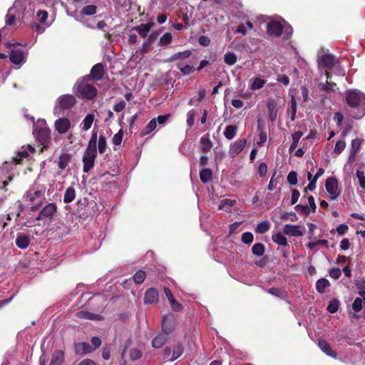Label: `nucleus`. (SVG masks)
<instances>
[{"label": "nucleus", "instance_id": "nucleus-7", "mask_svg": "<svg viewBox=\"0 0 365 365\" xmlns=\"http://www.w3.org/2000/svg\"><path fill=\"white\" fill-rule=\"evenodd\" d=\"M318 66L319 68H331L338 64V60L333 55L322 51L318 54Z\"/></svg>", "mask_w": 365, "mask_h": 365}, {"label": "nucleus", "instance_id": "nucleus-1", "mask_svg": "<svg viewBox=\"0 0 365 365\" xmlns=\"http://www.w3.org/2000/svg\"><path fill=\"white\" fill-rule=\"evenodd\" d=\"M346 101L354 110L355 118L359 119L365 115V95L363 93L354 90L347 91Z\"/></svg>", "mask_w": 365, "mask_h": 365}, {"label": "nucleus", "instance_id": "nucleus-25", "mask_svg": "<svg viewBox=\"0 0 365 365\" xmlns=\"http://www.w3.org/2000/svg\"><path fill=\"white\" fill-rule=\"evenodd\" d=\"M200 150L202 152H208L212 149V143L210 140L209 135L206 134L201 137L200 140Z\"/></svg>", "mask_w": 365, "mask_h": 365}, {"label": "nucleus", "instance_id": "nucleus-44", "mask_svg": "<svg viewBox=\"0 0 365 365\" xmlns=\"http://www.w3.org/2000/svg\"><path fill=\"white\" fill-rule=\"evenodd\" d=\"M106 139L103 135H100L98 140V150L100 153H104L106 150Z\"/></svg>", "mask_w": 365, "mask_h": 365}, {"label": "nucleus", "instance_id": "nucleus-27", "mask_svg": "<svg viewBox=\"0 0 365 365\" xmlns=\"http://www.w3.org/2000/svg\"><path fill=\"white\" fill-rule=\"evenodd\" d=\"M72 155L69 153H63L60 155L58 162L59 169L63 170L71 163Z\"/></svg>", "mask_w": 365, "mask_h": 365}, {"label": "nucleus", "instance_id": "nucleus-16", "mask_svg": "<svg viewBox=\"0 0 365 365\" xmlns=\"http://www.w3.org/2000/svg\"><path fill=\"white\" fill-rule=\"evenodd\" d=\"M54 126L59 134H65L71 128V121L67 118H59L55 121Z\"/></svg>", "mask_w": 365, "mask_h": 365}, {"label": "nucleus", "instance_id": "nucleus-52", "mask_svg": "<svg viewBox=\"0 0 365 365\" xmlns=\"http://www.w3.org/2000/svg\"><path fill=\"white\" fill-rule=\"evenodd\" d=\"M346 143L344 140H338L335 145L334 152L336 154H340L345 148Z\"/></svg>", "mask_w": 365, "mask_h": 365}, {"label": "nucleus", "instance_id": "nucleus-43", "mask_svg": "<svg viewBox=\"0 0 365 365\" xmlns=\"http://www.w3.org/2000/svg\"><path fill=\"white\" fill-rule=\"evenodd\" d=\"M172 34L170 32H166L160 38L158 45L161 46L168 45L172 41Z\"/></svg>", "mask_w": 365, "mask_h": 365}, {"label": "nucleus", "instance_id": "nucleus-53", "mask_svg": "<svg viewBox=\"0 0 365 365\" xmlns=\"http://www.w3.org/2000/svg\"><path fill=\"white\" fill-rule=\"evenodd\" d=\"M123 131L122 129L119 130V131L114 135L113 138V143L115 145H119L123 140Z\"/></svg>", "mask_w": 365, "mask_h": 365}, {"label": "nucleus", "instance_id": "nucleus-34", "mask_svg": "<svg viewBox=\"0 0 365 365\" xmlns=\"http://www.w3.org/2000/svg\"><path fill=\"white\" fill-rule=\"evenodd\" d=\"M265 80L256 77L252 78V83L250 85V89L253 91L259 90L262 88L265 84Z\"/></svg>", "mask_w": 365, "mask_h": 365}, {"label": "nucleus", "instance_id": "nucleus-29", "mask_svg": "<svg viewBox=\"0 0 365 365\" xmlns=\"http://www.w3.org/2000/svg\"><path fill=\"white\" fill-rule=\"evenodd\" d=\"M94 118L95 115L93 113L87 114L81 123L82 130L84 131L88 130L93 125Z\"/></svg>", "mask_w": 365, "mask_h": 365}, {"label": "nucleus", "instance_id": "nucleus-22", "mask_svg": "<svg viewBox=\"0 0 365 365\" xmlns=\"http://www.w3.org/2000/svg\"><path fill=\"white\" fill-rule=\"evenodd\" d=\"M168 340V335L164 332L158 334L152 341L153 348H161Z\"/></svg>", "mask_w": 365, "mask_h": 365}, {"label": "nucleus", "instance_id": "nucleus-13", "mask_svg": "<svg viewBox=\"0 0 365 365\" xmlns=\"http://www.w3.org/2000/svg\"><path fill=\"white\" fill-rule=\"evenodd\" d=\"M35 151L34 148L30 145H24L16 153V156L13 157V162L16 165L21 163L23 159H28L30 153Z\"/></svg>", "mask_w": 365, "mask_h": 365}, {"label": "nucleus", "instance_id": "nucleus-47", "mask_svg": "<svg viewBox=\"0 0 365 365\" xmlns=\"http://www.w3.org/2000/svg\"><path fill=\"white\" fill-rule=\"evenodd\" d=\"M183 351V347L181 344H178L177 346H175L173 349V356L170 360L174 361L178 357H180L182 354Z\"/></svg>", "mask_w": 365, "mask_h": 365}, {"label": "nucleus", "instance_id": "nucleus-18", "mask_svg": "<svg viewBox=\"0 0 365 365\" xmlns=\"http://www.w3.org/2000/svg\"><path fill=\"white\" fill-rule=\"evenodd\" d=\"M268 117L272 122L276 120L277 117L278 107L274 99H267Z\"/></svg>", "mask_w": 365, "mask_h": 365}, {"label": "nucleus", "instance_id": "nucleus-12", "mask_svg": "<svg viewBox=\"0 0 365 365\" xmlns=\"http://www.w3.org/2000/svg\"><path fill=\"white\" fill-rule=\"evenodd\" d=\"M283 234L292 236V237H301L304 235L305 232V228L297 225H285L283 227Z\"/></svg>", "mask_w": 365, "mask_h": 365}, {"label": "nucleus", "instance_id": "nucleus-20", "mask_svg": "<svg viewBox=\"0 0 365 365\" xmlns=\"http://www.w3.org/2000/svg\"><path fill=\"white\" fill-rule=\"evenodd\" d=\"M159 295L158 291L154 288L149 289L144 297V303L148 304H155L158 302Z\"/></svg>", "mask_w": 365, "mask_h": 365}, {"label": "nucleus", "instance_id": "nucleus-31", "mask_svg": "<svg viewBox=\"0 0 365 365\" xmlns=\"http://www.w3.org/2000/svg\"><path fill=\"white\" fill-rule=\"evenodd\" d=\"M200 178L202 182L207 183L212 179V171L210 168H203L200 173Z\"/></svg>", "mask_w": 365, "mask_h": 365}, {"label": "nucleus", "instance_id": "nucleus-39", "mask_svg": "<svg viewBox=\"0 0 365 365\" xmlns=\"http://www.w3.org/2000/svg\"><path fill=\"white\" fill-rule=\"evenodd\" d=\"M97 7L95 5H88L84 6L81 11V14L83 16H91L96 13Z\"/></svg>", "mask_w": 365, "mask_h": 365}, {"label": "nucleus", "instance_id": "nucleus-50", "mask_svg": "<svg viewBox=\"0 0 365 365\" xmlns=\"http://www.w3.org/2000/svg\"><path fill=\"white\" fill-rule=\"evenodd\" d=\"M97 141H98L97 131L93 130L92 133L91 139L88 141V143L87 145V148L97 149L96 148Z\"/></svg>", "mask_w": 365, "mask_h": 365}, {"label": "nucleus", "instance_id": "nucleus-28", "mask_svg": "<svg viewBox=\"0 0 365 365\" xmlns=\"http://www.w3.org/2000/svg\"><path fill=\"white\" fill-rule=\"evenodd\" d=\"M64 354L61 350L55 351L52 354L50 365H61L63 361Z\"/></svg>", "mask_w": 365, "mask_h": 365}, {"label": "nucleus", "instance_id": "nucleus-57", "mask_svg": "<svg viewBox=\"0 0 365 365\" xmlns=\"http://www.w3.org/2000/svg\"><path fill=\"white\" fill-rule=\"evenodd\" d=\"M352 308L356 312H360L362 309V299L356 298L352 304Z\"/></svg>", "mask_w": 365, "mask_h": 365}, {"label": "nucleus", "instance_id": "nucleus-40", "mask_svg": "<svg viewBox=\"0 0 365 365\" xmlns=\"http://www.w3.org/2000/svg\"><path fill=\"white\" fill-rule=\"evenodd\" d=\"M264 246L262 243H256L252 248V253L258 257H261L264 253Z\"/></svg>", "mask_w": 365, "mask_h": 365}, {"label": "nucleus", "instance_id": "nucleus-61", "mask_svg": "<svg viewBox=\"0 0 365 365\" xmlns=\"http://www.w3.org/2000/svg\"><path fill=\"white\" fill-rule=\"evenodd\" d=\"M341 272L339 268H332L329 271V276L334 279H338L341 276Z\"/></svg>", "mask_w": 365, "mask_h": 365}, {"label": "nucleus", "instance_id": "nucleus-54", "mask_svg": "<svg viewBox=\"0 0 365 365\" xmlns=\"http://www.w3.org/2000/svg\"><path fill=\"white\" fill-rule=\"evenodd\" d=\"M241 240L245 244H250L254 240L253 235L250 232H246L242 234Z\"/></svg>", "mask_w": 365, "mask_h": 365}, {"label": "nucleus", "instance_id": "nucleus-15", "mask_svg": "<svg viewBox=\"0 0 365 365\" xmlns=\"http://www.w3.org/2000/svg\"><path fill=\"white\" fill-rule=\"evenodd\" d=\"M57 207L55 203H48L39 212L38 220H43L44 218L51 219L56 212Z\"/></svg>", "mask_w": 365, "mask_h": 365}, {"label": "nucleus", "instance_id": "nucleus-6", "mask_svg": "<svg viewBox=\"0 0 365 365\" xmlns=\"http://www.w3.org/2000/svg\"><path fill=\"white\" fill-rule=\"evenodd\" d=\"M96 156L97 149L86 148L82 158L84 173H88L93 168Z\"/></svg>", "mask_w": 365, "mask_h": 365}, {"label": "nucleus", "instance_id": "nucleus-42", "mask_svg": "<svg viewBox=\"0 0 365 365\" xmlns=\"http://www.w3.org/2000/svg\"><path fill=\"white\" fill-rule=\"evenodd\" d=\"M270 227V224L267 221H263L259 223L256 227V232L259 234L267 232Z\"/></svg>", "mask_w": 365, "mask_h": 365}, {"label": "nucleus", "instance_id": "nucleus-11", "mask_svg": "<svg viewBox=\"0 0 365 365\" xmlns=\"http://www.w3.org/2000/svg\"><path fill=\"white\" fill-rule=\"evenodd\" d=\"M325 187L331 200H334L339 196L338 182L335 178H328L326 180Z\"/></svg>", "mask_w": 365, "mask_h": 365}, {"label": "nucleus", "instance_id": "nucleus-33", "mask_svg": "<svg viewBox=\"0 0 365 365\" xmlns=\"http://www.w3.org/2000/svg\"><path fill=\"white\" fill-rule=\"evenodd\" d=\"M76 197V191L73 187H68L64 194L63 201L66 203L72 202Z\"/></svg>", "mask_w": 365, "mask_h": 365}, {"label": "nucleus", "instance_id": "nucleus-9", "mask_svg": "<svg viewBox=\"0 0 365 365\" xmlns=\"http://www.w3.org/2000/svg\"><path fill=\"white\" fill-rule=\"evenodd\" d=\"M177 324L176 318L173 314H168L162 318V331L167 335L175 329Z\"/></svg>", "mask_w": 365, "mask_h": 365}, {"label": "nucleus", "instance_id": "nucleus-48", "mask_svg": "<svg viewBox=\"0 0 365 365\" xmlns=\"http://www.w3.org/2000/svg\"><path fill=\"white\" fill-rule=\"evenodd\" d=\"M145 272L142 270L138 271L133 277V279L136 284L142 283L145 280Z\"/></svg>", "mask_w": 365, "mask_h": 365}, {"label": "nucleus", "instance_id": "nucleus-14", "mask_svg": "<svg viewBox=\"0 0 365 365\" xmlns=\"http://www.w3.org/2000/svg\"><path fill=\"white\" fill-rule=\"evenodd\" d=\"M246 144L247 140L245 139H240L235 141L230 145L228 152L229 155L231 158H235L244 150Z\"/></svg>", "mask_w": 365, "mask_h": 365}, {"label": "nucleus", "instance_id": "nucleus-19", "mask_svg": "<svg viewBox=\"0 0 365 365\" xmlns=\"http://www.w3.org/2000/svg\"><path fill=\"white\" fill-rule=\"evenodd\" d=\"M267 33L269 36L278 37L282 33V25L277 21H272L267 24Z\"/></svg>", "mask_w": 365, "mask_h": 365}, {"label": "nucleus", "instance_id": "nucleus-35", "mask_svg": "<svg viewBox=\"0 0 365 365\" xmlns=\"http://www.w3.org/2000/svg\"><path fill=\"white\" fill-rule=\"evenodd\" d=\"M76 351L78 354H87L91 352V349L88 344L86 342H81L76 344Z\"/></svg>", "mask_w": 365, "mask_h": 365}, {"label": "nucleus", "instance_id": "nucleus-3", "mask_svg": "<svg viewBox=\"0 0 365 365\" xmlns=\"http://www.w3.org/2000/svg\"><path fill=\"white\" fill-rule=\"evenodd\" d=\"M88 79L89 77H84L82 81H78L75 84V87L77 89L76 95L78 97L82 99L92 100L97 96V89L94 86L86 82Z\"/></svg>", "mask_w": 365, "mask_h": 365}, {"label": "nucleus", "instance_id": "nucleus-2", "mask_svg": "<svg viewBox=\"0 0 365 365\" xmlns=\"http://www.w3.org/2000/svg\"><path fill=\"white\" fill-rule=\"evenodd\" d=\"M46 187L41 185H33L24 195V200L28 205L35 206V209L40 206L45 200Z\"/></svg>", "mask_w": 365, "mask_h": 365}, {"label": "nucleus", "instance_id": "nucleus-63", "mask_svg": "<svg viewBox=\"0 0 365 365\" xmlns=\"http://www.w3.org/2000/svg\"><path fill=\"white\" fill-rule=\"evenodd\" d=\"M199 43L202 46H208L210 44V38L206 36H202L198 39Z\"/></svg>", "mask_w": 365, "mask_h": 365}, {"label": "nucleus", "instance_id": "nucleus-46", "mask_svg": "<svg viewBox=\"0 0 365 365\" xmlns=\"http://www.w3.org/2000/svg\"><path fill=\"white\" fill-rule=\"evenodd\" d=\"M339 306V302L338 299H334L331 300L327 307V311L331 314L337 312Z\"/></svg>", "mask_w": 365, "mask_h": 365}, {"label": "nucleus", "instance_id": "nucleus-56", "mask_svg": "<svg viewBox=\"0 0 365 365\" xmlns=\"http://www.w3.org/2000/svg\"><path fill=\"white\" fill-rule=\"evenodd\" d=\"M287 181L292 185H295L297 183V174L294 171H291L287 175Z\"/></svg>", "mask_w": 365, "mask_h": 365}, {"label": "nucleus", "instance_id": "nucleus-62", "mask_svg": "<svg viewBox=\"0 0 365 365\" xmlns=\"http://www.w3.org/2000/svg\"><path fill=\"white\" fill-rule=\"evenodd\" d=\"M300 197V193L297 190L293 189L292 191L291 204L294 205L298 201Z\"/></svg>", "mask_w": 365, "mask_h": 365}, {"label": "nucleus", "instance_id": "nucleus-59", "mask_svg": "<svg viewBox=\"0 0 365 365\" xmlns=\"http://www.w3.org/2000/svg\"><path fill=\"white\" fill-rule=\"evenodd\" d=\"M172 309L175 312H179L182 309V306L175 299V298L169 302Z\"/></svg>", "mask_w": 365, "mask_h": 365}, {"label": "nucleus", "instance_id": "nucleus-10", "mask_svg": "<svg viewBox=\"0 0 365 365\" xmlns=\"http://www.w3.org/2000/svg\"><path fill=\"white\" fill-rule=\"evenodd\" d=\"M22 1H16L14 6L9 9L8 14L6 16V24L7 25H12L14 23L16 16L19 17V13L22 11Z\"/></svg>", "mask_w": 365, "mask_h": 365}, {"label": "nucleus", "instance_id": "nucleus-45", "mask_svg": "<svg viewBox=\"0 0 365 365\" xmlns=\"http://www.w3.org/2000/svg\"><path fill=\"white\" fill-rule=\"evenodd\" d=\"M191 54V52L188 50H186V51H184L182 52H178L177 53H175L174 55H173L170 58V61H175L178 58H188Z\"/></svg>", "mask_w": 365, "mask_h": 365}, {"label": "nucleus", "instance_id": "nucleus-36", "mask_svg": "<svg viewBox=\"0 0 365 365\" xmlns=\"http://www.w3.org/2000/svg\"><path fill=\"white\" fill-rule=\"evenodd\" d=\"M272 238L273 242L278 244L279 245H282V246L287 245V238L284 236V235H282L280 232L274 234L272 235Z\"/></svg>", "mask_w": 365, "mask_h": 365}, {"label": "nucleus", "instance_id": "nucleus-23", "mask_svg": "<svg viewBox=\"0 0 365 365\" xmlns=\"http://www.w3.org/2000/svg\"><path fill=\"white\" fill-rule=\"evenodd\" d=\"M30 244V240L28 236L24 234H19L16 239V245L20 249H26Z\"/></svg>", "mask_w": 365, "mask_h": 365}, {"label": "nucleus", "instance_id": "nucleus-64", "mask_svg": "<svg viewBox=\"0 0 365 365\" xmlns=\"http://www.w3.org/2000/svg\"><path fill=\"white\" fill-rule=\"evenodd\" d=\"M37 16L41 23H44L48 18V13L46 11L39 10Z\"/></svg>", "mask_w": 365, "mask_h": 365}, {"label": "nucleus", "instance_id": "nucleus-58", "mask_svg": "<svg viewBox=\"0 0 365 365\" xmlns=\"http://www.w3.org/2000/svg\"><path fill=\"white\" fill-rule=\"evenodd\" d=\"M356 177L357 178L359 179V185L361 186V187H362L363 189L365 190V176H364V173L363 171H361L359 170H358L356 171Z\"/></svg>", "mask_w": 365, "mask_h": 365}, {"label": "nucleus", "instance_id": "nucleus-8", "mask_svg": "<svg viewBox=\"0 0 365 365\" xmlns=\"http://www.w3.org/2000/svg\"><path fill=\"white\" fill-rule=\"evenodd\" d=\"M170 115H158V118H153L148 125L141 130L140 135L145 136L157 128V124L163 125L168 121Z\"/></svg>", "mask_w": 365, "mask_h": 365}, {"label": "nucleus", "instance_id": "nucleus-26", "mask_svg": "<svg viewBox=\"0 0 365 365\" xmlns=\"http://www.w3.org/2000/svg\"><path fill=\"white\" fill-rule=\"evenodd\" d=\"M236 200L232 199L221 200L218 205V209L225 212L230 211V209L235 205Z\"/></svg>", "mask_w": 365, "mask_h": 365}, {"label": "nucleus", "instance_id": "nucleus-55", "mask_svg": "<svg viewBox=\"0 0 365 365\" xmlns=\"http://www.w3.org/2000/svg\"><path fill=\"white\" fill-rule=\"evenodd\" d=\"M195 115V113L194 110H190L187 114V124L190 128H191L194 125Z\"/></svg>", "mask_w": 365, "mask_h": 365}, {"label": "nucleus", "instance_id": "nucleus-21", "mask_svg": "<svg viewBox=\"0 0 365 365\" xmlns=\"http://www.w3.org/2000/svg\"><path fill=\"white\" fill-rule=\"evenodd\" d=\"M318 345L320 348V349L326 354L327 356L335 358L336 356V353L335 351H334L330 344L324 341V340H319Z\"/></svg>", "mask_w": 365, "mask_h": 365}, {"label": "nucleus", "instance_id": "nucleus-37", "mask_svg": "<svg viewBox=\"0 0 365 365\" xmlns=\"http://www.w3.org/2000/svg\"><path fill=\"white\" fill-rule=\"evenodd\" d=\"M237 133V127L235 125H227L224 131L225 137L228 140H232L235 138Z\"/></svg>", "mask_w": 365, "mask_h": 365}, {"label": "nucleus", "instance_id": "nucleus-49", "mask_svg": "<svg viewBox=\"0 0 365 365\" xmlns=\"http://www.w3.org/2000/svg\"><path fill=\"white\" fill-rule=\"evenodd\" d=\"M133 29L136 31L143 38H145L149 32V30L143 24L135 26Z\"/></svg>", "mask_w": 365, "mask_h": 365}, {"label": "nucleus", "instance_id": "nucleus-5", "mask_svg": "<svg viewBox=\"0 0 365 365\" xmlns=\"http://www.w3.org/2000/svg\"><path fill=\"white\" fill-rule=\"evenodd\" d=\"M33 133L41 144L43 145L46 143L50 137V130L46 126V120L43 119L38 120L34 125Z\"/></svg>", "mask_w": 365, "mask_h": 365}, {"label": "nucleus", "instance_id": "nucleus-30", "mask_svg": "<svg viewBox=\"0 0 365 365\" xmlns=\"http://www.w3.org/2000/svg\"><path fill=\"white\" fill-rule=\"evenodd\" d=\"M76 317L80 319H85L89 320H100L101 317L98 314H94L86 311H80L76 313Z\"/></svg>", "mask_w": 365, "mask_h": 365}, {"label": "nucleus", "instance_id": "nucleus-38", "mask_svg": "<svg viewBox=\"0 0 365 365\" xmlns=\"http://www.w3.org/2000/svg\"><path fill=\"white\" fill-rule=\"evenodd\" d=\"M237 60L236 54L233 52H227L224 56V61L229 66L234 65Z\"/></svg>", "mask_w": 365, "mask_h": 365}, {"label": "nucleus", "instance_id": "nucleus-51", "mask_svg": "<svg viewBox=\"0 0 365 365\" xmlns=\"http://www.w3.org/2000/svg\"><path fill=\"white\" fill-rule=\"evenodd\" d=\"M361 145V140L358 138L354 139L351 141V155L354 156L356 153L359 149Z\"/></svg>", "mask_w": 365, "mask_h": 365}, {"label": "nucleus", "instance_id": "nucleus-4", "mask_svg": "<svg viewBox=\"0 0 365 365\" xmlns=\"http://www.w3.org/2000/svg\"><path fill=\"white\" fill-rule=\"evenodd\" d=\"M76 103V98L73 95L65 94L61 96L56 102L53 109L54 114L60 115L62 110L70 109Z\"/></svg>", "mask_w": 365, "mask_h": 365}, {"label": "nucleus", "instance_id": "nucleus-32", "mask_svg": "<svg viewBox=\"0 0 365 365\" xmlns=\"http://www.w3.org/2000/svg\"><path fill=\"white\" fill-rule=\"evenodd\" d=\"M329 282L325 278L319 279L316 284V288L319 293H324L326 289L329 287Z\"/></svg>", "mask_w": 365, "mask_h": 365}, {"label": "nucleus", "instance_id": "nucleus-24", "mask_svg": "<svg viewBox=\"0 0 365 365\" xmlns=\"http://www.w3.org/2000/svg\"><path fill=\"white\" fill-rule=\"evenodd\" d=\"M103 73V66L101 63L96 64L91 71V76L98 81L102 79Z\"/></svg>", "mask_w": 365, "mask_h": 365}, {"label": "nucleus", "instance_id": "nucleus-41", "mask_svg": "<svg viewBox=\"0 0 365 365\" xmlns=\"http://www.w3.org/2000/svg\"><path fill=\"white\" fill-rule=\"evenodd\" d=\"M303 135V133L302 131H296L292 134V143L289 147V150H294L297 148L299 139Z\"/></svg>", "mask_w": 365, "mask_h": 365}, {"label": "nucleus", "instance_id": "nucleus-60", "mask_svg": "<svg viewBox=\"0 0 365 365\" xmlns=\"http://www.w3.org/2000/svg\"><path fill=\"white\" fill-rule=\"evenodd\" d=\"M130 356L132 360L139 359L142 356V352L138 349H133L130 352Z\"/></svg>", "mask_w": 365, "mask_h": 365}, {"label": "nucleus", "instance_id": "nucleus-17", "mask_svg": "<svg viewBox=\"0 0 365 365\" xmlns=\"http://www.w3.org/2000/svg\"><path fill=\"white\" fill-rule=\"evenodd\" d=\"M9 58L13 63L22 64L26 61V54L21 49H14L11 51Z\"/></svg>", "mask_w": 365, "mask_h": 365}]
</instances>
